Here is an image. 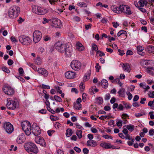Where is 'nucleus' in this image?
<instances>
[{
  "label": "nucleus",
  "mask_w": 154,
  "mask_h": 154,
  "mask_svg": "<svg viewBox=\"0 0 154 154\" xmlns=\"http://www.w3.org/2000/svg\"><path fill=\"white\" fill-rule=\"evenodd\" d=\"M150 61H151L152 63H148V67H146V72L148 73V70H151V68H154V61L152 60H150Z\"/></svg>",
  "instance_id": "b1692460"
},
{
  "label": "nucleus",
  "mask_w": 154,
  "mask_h": 154,
  "mask_svg": "<svg viewBox=\"0 0 154 154\" xmlns=\"http://www.w3.org/2000/svg\"><path fill=\"white\" fill-rule=\"evenodd\" d=\"M42 88H43L47 89H49L50 88V87L48 85H45L44 84H42Z\"/></svg>",
  "instance_id": "e2e57ef3"
},
{
  "label": "nucleus",
  "mask_w": 154,
  "mask_h": 154,
  "mask_svg": "<svg viewBox=\"0 0 154 154\" xmlns=\"http://www.w3.org/2000/svg\"><path fill=\"white\" fill-rule=\"evenodd\" d=\"M7 103L6 106L9 109L14 110L17 108L18 103L16 101L12 100L10 98H7Z\"/></svg>",
  "instance_id": "20e7f679"
},
{
  "label": "nucleus",
  "mask_w": 154,
  "mask_h": 154,
  "mask_svg": "<svg viewBox=\"0 0 154 154\" xmlns=\"http://www.w3.org/2000/svg\"><path fill=\"white\" fill-rule=\"evenodd\" d=\"M72 134V132L71 129L68 128L66 130V135L67 137H69Z\"/></svg>",
  "instance_id": "c756f323"
},
{
  "label": "nucleus",
  "mask_w": 154,
  "mask_h": 154,
  "mask_svg": "<svg viewBox=\"0 0 154 154\" xmlns=\"http://www.w3.org/2000/svg\"><path fill=\"white\" fill-rule=\"evenodd\" d=\"M83 151L85 154H87L89 152V150L86 148L83 149Z\"/></svg>",
  "instance_id": "774afa93"
},
{
  "label": "nucleus",
  "mask_w": 154,
  "mask_h": 154,
  "mask_svg": "<svg viewBox=\"0 0 154 154\" xmlns=\"http://www.w3.org/2000/svg\"><path fill=\"white\" fill-rule=\"evenodd\" d=\"M19 40L21 44L23 45H28L32 42V40L28 36L24 35L20 36Z\"/></svg>",
  "instance_id": "423d86ee"
},
{
  "label": "nucleus",
  "mask_w": 154,
  "mask_h": 154,
  "mask_svg": "<svg viewBox=\"0 0 154 154\" xmlns=\"http://www.w3.org/2000/svg\"><path fill=\"white\" fill-rule=\"evenodd\" d=\"M154 103V100L153 101H149L148 103V105L149 106L152 107L153 104Z\"/></svg>",
  "instance_id": "bf43d9fd"
},
{
  "label": "nucleus",
  "mask_w": 154,
  "mask_h": 154,
  "mask_svg": "<svg viewBox=\"0 0 154 154\" xmlns=\"http://www.w3.org/2000/svg\"><path fill=\"white\" fill-rule=\"evenodd\" d=\"M2 70L7 73H9L10 72L9 70L5 66H4L2 67Z\"/></svg>",
  "instance_id": "79ce46f5"
},
{
  "label": "nucleus",
  "mask_w": 154,
  "mask_h": 154,
  "mask_svg": "<svg viewBox=\"0 0 154 154\" xmlns=\"http://www.w3.org/2000/svg\"><path fill=\"white\" fill-rule=\"evenodd\" d=\"M147 3L148 2L146 0H141L139 1L140 7H143L144 5L146 6Z\"/></svg>",
  "instance_id": "393cba45"
},
{
  "label": "nucleus",
  "mask_w": 154,
  "mask_h": 154,
  "mask_svg": "<svg viewBox=\"0 0 154 154\" xmlns=\"http://www.w3.org/2000/svg\"><path fill=\"white\" fill-rule=\"evenodd\" d=\"M100 146L101 147L106 149H109L112 147V146L110 143H100Z\"/></svg>",
  "instance_id": "aec40b11"
},
{
  "label": "nucleus",
  "mask_w": 154,
  "mask_h": 154,
  "mask_svg": "<svg viewBox=\"0 0 154 154\" xmlns=\"http://www.w3.org/2000/svg\"><path fill=\"white\" fill-rule=\"evenodd\" d=\"M150 135L152 136L154 134V130L152 128L149 131Z\"/></svg>",
  "instance_id": "680f3d73"
},
{
  "label": "nucleus",
  "mask_w": 154,
  "mask_h": 154,
  "mask_svg": "<svg viewBox=\"0 0 154 154\" xmlns=\"http://www.w3.org/2000/svg\"><path fill=\"white\" fill-rule=\"evenodd\" d=\"M92 49L95 51H97L98 49L97 46L95 44H93L92 45Z\"/></svg>",
  "instance_id": "8fccbe9b"
},
{
  "label": "nucleus",
  "mask_w": 154,
  "mask_h": 154,
  "mask_svg": "<svg viewBox=\"0 0 154 154\" xmlns=\"http://www.w3.org/2000/svg\"><path fill=\"white\" fill-rule=\"evenodd\" d=\"M120 96L124 97L125 93V91L124 88H122L118 92Z\"/></svg>",
  "instance_id": "bb28decb"
},
{
  "label": "nucleus",
  "mask_w": 154,
  "mask_h": 154,
  "mask_svg": "<svg viewBox=\"0 0 154 154\" xmlns=\"http://www.w3.org/2000/svg\"><path fill=\"white\" fill-rule=\"evenodd\" d=\"M120 65L122 66L123 70L127 72H129L131 70L130 66L128 63H121Z\"/></svg>",
  "instance_id": "6ab92c4d"
},
{
  "label": "nucleus",
  "mask_w": 154,
  "mask_h": 154,
  "mask_svg": "<svg viewBox=\"0 0 154 154\" xmlns=\"http://www.w3.org/2000/svg\"><path fill=\"white\" fill-rule=\"evenodd\" d=\"M68 44H62L60 42H57L55 44V47L57 50L61 53H64L65 49Z\"/></svg>",
  "instance_id": "1a4fd4ad"
},
{
  "label": "nucleus",
  "mask_w": 154,
  "mask_h": 154,
  "mask_svg": "<svg viewBox=\"0 0 154 154\" xmlns=\"http://www.w3.org/2000/svg\"><path fill=\"white\" fill-rule=\"evenodd\" d=\"M76 134L79 139L82 138V131L81 130H77L76 131Z\"/></svg>",
  "instance_id": "e433bc0d"
},
{
  "label": "nucleus",
  "mask_w": 154,
  "mask_h": 154,
  "mask_svg": "<svg viewBox=\"0 0 154 154\" xmlns=\"http://www.w3.org/2000/svg\"><path fill=\"white\" fill-rule=\"evenodd\" d=\"M97 54H99L100 57L104 56L105 55V54L100 50L97 51Z\"/></svg>",
  "instance_id": "de8ad7c7"
},
{
  "label": "nucleus",
  "mask_w": 154,
  "mask_h": 154,
  "mask_svg": "<svg viewBox=\"0 0 154 154\" xmlns=\"http://www.w3.org/2000/svg\"><path fill=\"white\" fill-rule=\"evenodd\" d=\"M122 124V121L121 120H119L117 123V125L119 127V128H121Z\"/></svg>",
  "instance_id": "c03bdc74"
},
{
  "label": "nucleus",
  "mask_w": 154,
  "mask_h": 154,
  "mask_svg": "<svg viewBox=\"0 0 154 154\" xmlns=\"http://www.w3.org/2000/svg\"><path fill=\"white\" fill-rule=\"evenodd\" d=\"M96 101L97 103L100 104L103 103V99L101 97H98L96 99Z\"/></svg>",
  "instance_id": "c9c22d12"
},
{
  "label": "nucleus",
  "mask_w": 154,
  "mask_h": 154,
  "mask_svg": "<svg viewBox=\"0 0 154 154\" xmlns=\"http://www.w3.org/2000/svg\"><path fill=\"white\" fill-rule=\"evenodd\" d=\"M52 26L56 28H60L62 26L61 21L58 19L55 18L52 20Z\"/></svg>",
  "instance_id": "4468645a"
},
{
  "label": "nucleus",
  "mask_w": 154,
  "mask_h": 154,
  "mask_svg": "<svg viewBox=\"0 0 154 154\" xmlns=\"http://www.w3.org/2000/svg\"><path fill=\"white\" fill-rule=\"evenodd\" d=\"M70 66L72 68L73 70L75 71H79L81 69V63L78 60H74L71 62Z\"/></svg>",
  "instance_id": "0eeeda50"
},
{
  "label": "nucleus",
  "mask_w": 154,
  "mask_h": 154,
  "mask_svg": "<svg viewBox=\"0 0 154 154\" xmlns=\"http://www.w3.org/2000/svg\"><path fill=\"white\" fill-rule=\"evenodd\" d=\"M32 11L38 15H44L48 12V10L45 8L36 6H34Z\"/></svg>",
  "instance_id": "39448f33"
},
{
  "label": "nucleus",
  "mask_w": 154,
  "mask_h": 154,
  "mask_svg": "<svg viewBox=\"0 0 154 154\" xmlns=\"http://www.w3.org/2000/svg\"><path fill=\"white\" fill-rule=\"evenodd\" d=\"M21 126L23 130L26 134L29 136L32 133L31 125L30 122L27 121H25L21 123Z\"/></svg>",
  "instance_id": "7ed1b4c3"
},
{
  "label": "nucleus",
  "mask_w": 154,
  "mask_h": 154,
  "mask_svg": "<svg viewBox=\"0 0 154 154\" xmlns=\"http://www.w3.org/2000/svg\"><path fill=\"white\" fill-rule=\"evenodd\" d=\"M134 126L133 125H129L126 126V129L131 132L134 130Z\"/></svg>",
  "instance_id": "72a5a7b5"
},
{
  "label": "nucleus",
  "mask_w": 154,
  "mask_h": 154,
  "mask_svg": "<svg viewBox=\"0 0 154 154\" xmlns=\"http://www.w3.org/2000/svg\"><path fill=\"white\" fill-rule=\"evenodd\" d=\"M2 90L5 94L8 95H12L15 92L14 89L8 85H4Z\"/></svg>",
  "instance_id": "6e6552de"
},
{
  "label": "nucleus",
  "mask_w": 154,
  "mask_h": 154,
  "mask_svg": "<svg viewBox=\"0 0 154 154\" xmlns=\"http://www.w3.org/2000/svg\"><path fill=\"white\" fill-rule=\"evenodd\" d=\"M44 40L45 41H47L51 40V38L48 35L44 36L43 37Z\"/></svg>",
  "instance_id": "13d9d810"
},
{
  "label": "nucleus",
  "mask_w": 154,
  "mask_h": 154,
  "mask_svg": "<svg viewBox=\"0 0 154 154\" xmlns=\"http://www.w3.org/2000/svg\"><path fill=\"white\" fill-rule=\"evenodd\" d=\"M152 63L151 61H150V60H143L141 61V63L142 64V65H145L147 66V67H148V63Z\"/></svg>",
  "instance_id": "2f4dec72"
},
{
  "label": "nucleus",
  "mask_w": 154,
  "mask_h": 154,
  "mask_svg": "<svg viewBox=\"0 0 154 154\" xmlns=\"http://www.w3.org/2000/svg\"><path fill=\"white\" fill-rule=\"evenodd\" d=\"M73 106L75 109L79 110L82 107V105L81 104L74 103L73 104Z\"/></svg>",
  "instance_id": "7c9ffc66"
},
{
  "label": "nucleus",
  "mask_w": 154,
  "mask_h": 154,
  "mask_svg": "<svg viewBox=\"0 0 154 154\" xmlns=\"http://www.w3.org/2000/svg\"><path fill=\"white\" fill-rule=\"evenodd\" d=\"M29 65L31 68H32L35 71H36L37 67L35 66V65L33 63H28Z\"/></svg>",
  "instance_id": "603ef678"
},
{
  "label": "nucleus",
  "mask_w": 154,
  "mask_h": 154,
  "mask_svg": "<svg viewBox=\"0 0 154 154\" xmlns=\"http://www.w3.org/2000/svg\"><path fill=\"white\" fill-rule=\"evenodd\" d=\"M43 21H42V23L43 24H45L47 23H48L51 20V19H47L46 18L44 17L43 19Z\"/></svg>",
  "instance_id": "37998d69"
},
{
  "label": "nucleus",
  "mask_w": 154,
  "mask_h": 154,
  "mask_svg": "<svg viewBox=\"0 0 154 154\" xmlns=\"http://www.w3.org/2000/svg\"><path fill=\"white\" fill-rule=\"evenodd\" d=\"M74 149L77 152H80L81 151V149L76 146L74 148Z\"/></svg>",
  "instance_id": "0e129e2a"
},
{
  "label": "nucleus",
  "mask_w": 154,
  "mask_h": 154,
  "mask_svg": "<svg viewBox=\"0 0 154 154\" xmlns=\"http://www.w3.org/2000/svg\"><path fill=\"white\" fill-rule=\"evenodd\" d=\"M78 5L81 7H86L87 6L86 4L84 2H80L78 3Z\"/></svg>",
  "instance_id": "58836bf2"
},
{
  "label": "nucleus",
  "mask_w": 154,
  "mask_h": 154,
  "mask_svg": "<svg viewBox=\"0 0 154 154\" xmlns=\"http://www.w3.org/2000/svg\"><path fill=\"white\" fill-rule=\"evenodd\" d=\"M65 54L66 56L68 57H71L72 54V46L67 44L65 49Z\"/></svg>",
  "instance_id": "ddd939ff"
},
{
  "label": "nucleus",
  "mask_w": 154,
  "mask_h": 154,
  "mask_svg": "<svg viewBox=\"0 0 154 154\" xmlns=\"http://www.w3.org/2000/svg\"><path fill=\"white\" fill-rule=\"evenodd\" d=\"M3 127L6 132L8 134L11 133L14 131L13 126L9 122L4 123Z\"/></svg>",
  "instance_id": "9d476101"
},
{
  "label": "nucleus",
  "mask_w": 154,
  "mask_h": 154,
  "mask_svg": "<svg viewBox=\"0 0 154 154\" xmlns=\"http://www.w3.org/2000/svg\"><path fill=\"white\" fill-rule=\"evenodd\" d=\"M141 7H142L138 6V8L141 12L144 13H146L147 11L144 8H142Z\"/></svg>",
  "instance_id": "052dcab7"
},
{
  "label": "nucleus",
  "mask_w": 154,
  "mask_h": 154,
  "mask_svg": "<svg viewBox=\"0 0 154 154\" xmlns=\"http://www.w3.org/2000/svg\"><path fill=\"white\" fill-rule=\"evenodd\" d=\"M50 119L52 121H55L58 120L59 119L57 117L54 116L53 115H51L50 116Z\"/></svg>",
  "instance_id": "09e8293b"
},
{
  "label": "nucleus",
  "mask_w": 154,
  "mask_h": 154,
  "mask_svg": "<svg viewBox=\"0 0 154 154\" xmlns=\"http://www.w3.org/2000/svg\"><path fill=\"white\" fill-rule=\"evenodd\" d=\"M36 142L37 143L40 144L42 146H46V143L42 137H38L36 139Z\"/></svg>",
  "instance_id": "dca6fc26"
},
{
  "label": "nucleus",
  "mask_w": 154,
  "mask_h": 154,
  "mask_svg": "<svg viewBox=\"0 0 154 154\" xmlns=\"http://www.w3.org/2000/svg\"><path fill=\"white\" fill-rule=\"evenodd\" d=\"M76 49L79 51H82L84 49V47L82 44L79 42H78L76 44Z\"/></svg>",
  "instance_id": "5701e85b"
},
{
  "label": "nucleus",
  "mask_w": 154,
  "mask_h": 154,
  "mask_svg": "<svg viewBox=\"0 0 154 154\" xmlns=\"http://www.w3.org/2000/svg\"><path fill=\"white\" fill-rule=\"evenodd\" d=\"M20 12V9L19 7L15 5L13 6L9 10V16L11 18H15L18 16Z\"/></svg>",
  "instance_id": "f03ea898"
},
{
  "label": "nucleus",
  "mask_w": 154,
  "mask_h": 154,
  "mask_svg": "<svg viewBox=\"0 0 154 154\" xmlns=\"http://www.w3.org/2000/svg\"><path fill=\"white\" fill-rule=\"evenodd\" d=\"M24 19L22 18L21 17H20L19 19L17 21L19 23H21L22 22H24Z\"/></svg>",
  "instance_id": "338daca9"
},
{
  "label": "nucleus",
  "mask_w": 154,
  "mask_h": 154,
  "mask_svg": "<svg viewBox=\"0 0 154 154\" xmlns=\"http://www.w3.org/2000/svg\"><path fill=\"white\" fill-rule=\"evenodd\" d=\"M121 5L119 7H117L115 5H113L111 7V9L114 12L116 13H121Z\"/></svg>",
  "instance_id": "a211bd4d"
},
{
  "label": "nucleus",
  "mask_w": 154,
  "mask_h": 154,
  "mask_svg": "<svg viewBox=\"0 0 154 154\" xmlns=\"http://www.w3.org/2000/svg\"><path fill=\"white\" fill-rule=\"evenodd\" d=\"M146 50L149 53L154 52V46L152 45H149L146 48Z\"/></svg>",
  "instance_id": "c85d7f7f"
},
{
  "label": "nucleus",
  "mask_w": 154,
  "mask_h": 154,
  "mask_svg": "<svg viewBox=\"0 0 154 154\" xmlns=\"http://www.w3.org/2000/svg\"><path fill=\"white\" fill-rule=\"evenodd\" d=\"M38 72L39 74H42L45 76H47L48 75V72L44 68H38Z\"/></svg>",
  "instance_id": "412c9836"
},
{
  "label": "nucleus",
  "mask_w": 154,
  "mask_h": 154,
  "mask_svg": "<svg viewBox=\"0 0 154 154\" xmlns=\"http://www.w3.org/2000/svg\"><path fill=\"white\" fill-rule=\"evenodd\" d=\"M97 145V143L94 140H88L87 142V145L88 146L95 147Z\"/></svg>",
  "instance_id": "4be33fe9"
},
{
  "label": "nucleus",
  "mask_w": 154,
  "mask_h": 154,
  "mask_svg": "<svg viewBox=\"0 0 154 154\" xmlns=\"http://www.w3.org/2000/svg\"><path fill=\"white\" fill-rule=\"evenodd\" d=\"M91 72V71L90 70L88 73H86L85 75L83 78V81L84 82L87 81L89 79L90 76Z\"/></svg>",
  "instance_id": "a878e982"
},
{
  "label": "nucleus",
  "mask_w": 154,
  "mask_h": 154,
  "mask_svg": "<svg viewBox=\"0 0 154 154\" xmlns=\"http://www.w3.org/2000/svg\"><path fill=\"white\" fill-rule=\"evenodd\" d=\"M24 147L25 149L28 152L36 154L38 152V149L36 145L31 142H28L25 144Z\"/></svg>",
  "instance_id": "f257e3e1"
},
{
  "label": "nucleus",
  "mask_w": 154,
  "mask_h": 154,
  "mask_svg": "<svg viewBox=\"0 0 154 154\" xmlns=\"http://www.w3.org/2000/svg\"><path fill=\"white\" fill-rule=\"evenodd\" d=\"M108 82L106 80L103 79L101 81V85L103 88H106L108 87Z\"/></svg>",
  "instance_id": "cd10ccee"
},
{
  "label": "nucleus",
  "mask_w": 154,
  "mask_h": 154,
  "mask_svg": "<svg viewBox=\"0 0 154 154\" xmlns=\"http://www.w3.org/2000/svg\"><path fill=\"white\" fill-rule=\"evenodd\" d=\"M137 50L138 52H140L142 51L143 50V48L141 46H139L137 47Z\"/></svg>",
  "instance_id": "6e6d98bb"
},
{
  "label": "nucleus",
  "mask_w": 154,
  "mask_h": 154,
  "mask_svg": "<svg viewBox=\"0 0 154 154\" xmlns=\"http://www.w3.org/2000/svg\"><path fill=\"white\" fill-rule=\"evenodd\" d=\"M151 70H148V73L151 75H154V68H151Z\"/></svg>",
  "instance_id": "4d7b16f0"
},
{
  "label": "nucleus",
  "mask_w": 154,
  "mask_h": 154,
  "mask_svg": "<svg viewBox=\"0 0 154 154\" xmlns=\"http://www.w3.org/2000/svg\"><path fill=\"white\" fill-rule=\"evenodd\" d=\"M47 110L50 112H51V113L54 114L55 113V112L52 109H51L50 107V106H47Z\"/></svg>",
  "instance_id": "5fc2aeb1"
},
{
  "label": "nucleus",
  "mask_w": 154,
  "mask_h": 154,
  "mask_svg": "<svg viewBox=\"0 0 154 154\" xmlns=\"http://www.w3.org/2000/svg\"><path fill=\"white\" fill-rule=\"evenodd\" d=\"M32 133L35 136L39 135L41 133L40 128L36 124H34L32 126Z\"/></svg>",
  "instance_id": "f8f14e48"
},
{
  "label": "nucleus",
  "mask_w": 154,
  "mask_h": 154,
  "mask_svg": "<svg viewBox=\"0 0 154 154\" xmlns=\"http://www.w3.org/2000/svg\"><path fill=\"white\" fill-rule=\"evenodd\" d=\"M11 39L13 42L16 43L17 42V40L14 37L12 36L11 37Z\"/></svg>",
  "instance_id": "69168bd1"
},
{
  "label": "nucleus",
  "mask_w": 154,
  "mask_h": 154,
  "mask_svg": "<svg viewBox=\"0 0 154 154\" xmlns=\"http://www.w3.org/2000/svg\"><path fill=\"white\" fill-rule=\"evenodd\" d=\"M54 98L55 100L59 102H60L62 101V100L61 97L55 95L54 96Z\"/></svg>",
  "instance_id": "ea45409f"
},
{
  "label": "nucleus",
  "mask_w": 154,
  "mask_h": 154,
  "mask_svg": "<svg viewBox=\"0 0 154 154\" xmlns=\"http://www.w3.org/2000/svg\"><path fill=\"white\" fill-rule=\"evenodd\" d=\"M87 94L85 93H83L82 95V100L83 102H85L86 100V97Z\"/></svg>",
  "instance_id": "864d4df0"
},
{
  "label": "nucleus",
  "mask_w": 154,
  "mask_h": 154,
  "mask_svg": "<svg viewBox=\"0 0 154 154\" xmlns=\"http://www.w3.org/2000/svg\"><path fill=\"white\" fill-rule=\"evenodd\" d=\"M120 7L121 11V13L122 12L125 13L127 9V8H128V5H121V7Z\"/></svg>",
  "instance_id": "473e14b6"
},
{
  "label": "nucleus",
  "mask_w": 154,
  "mask_h": 154,
  "mask_svg": "<svg viewBox=\"0 0 154 154\" xmlns=\"http://www.w3.org/2000/svg\"><path fill=\"white\" fill-rule=\"evenodd\" d=\"M79 87L81 92H83L85 89V85L82 82L80 84Z\"/></svg>",
  "instance_id": "f704fd0d"
},
{
  "label": "nucleus",
  "mask_w": 154,
  "mask_h": 154,
  "mask_svg": "<svg viewBox=\"0 0 154 154\" xmlns=\"http://www.w3.org/2000/svg\"><path fill=\"white\" fill-rule=\"evenodd\" d=\"M25 140V135L23 133L19 135L17 139V142L18 144L23 143Z\"/></svg>",
  "instance_id": "f3484780"
},
{
  "label": "nucleus",
  "mask_w": 154,
  "mask_h": 154,
  "mask_svg": "<svg viewBox=\"0 0 154 154\" xmlns=\"http://www.w3.org/2000/svg\"><path fill=\"white\" fill-rule=\"evenodd\" d=\"M95 68L96 69V72H99V70L101 69V66L99 65L98 63H96V64Z\"/></svg>",
  "instance_id": "3c124183"
},
{
  "label": "nucleus",
  "mask_w": 154,
  "mask_h": 154,
  "mask_svg": "<svg viewBox=\"0 0 154 154\" xmlns=\"http://www.w3.org/2000/svg\"><path fill=\"white\" fill-rule=\"evenodd\" d=\"M127 8L125 13L128 15L131 14L132 13V11H131L130 7L128 5V8Z\"/></svg>",
  "instance_id": "4c0bfd02"
},
{
  "label": "nucleus",
  "mask_w": 154,
  "mask_h": 154,
  "mask_svg": "<svg viewBox=\"0 0 154 154\" xmlns=\"http://www.w3.org/2000/svg\"><path fill=\"white\" fill-rule=\"evenodd\" d=\"M65 75L66 78L69 79H71L75 77V73L73 72L69 71L65 73Z\"/></svg>",
  "instance_id": "2eb2a0df"
},
{
  "label": "nucleus",
  "mask_w": 154,
  "mask_h": 154,
  "mask_svg": "<svg viewBox=\"0 0 154 154\" xmlns=\"http://www.w3.org/2000/svg\"><path fill=\"white\" fill-rule=\"evenodd\" d=\"M42 37V34L39 31L36 30L33 33V40L34 42L35 43L38 42Z\"/></svg>",
  "instance_id": "9b49d317"
},
{
  "label": "nucleus",
  "mask_w": 154,
  "mask_h": 154,
  "mask_svg": "<svg viewBox=\"0 0 154 154\" xmlns=\"http://www.w3.org/2000/svg\"><path fill=\"white\" fill-rule=\"evenodd\" d=\"M35 62L38 65H40L42 63L41 59L40 57H38L35 60Z\"/></svg>",
  "instance_id": "a19ab883"
},
{
  "label": "nucleus",
  "mask_w": 154,
  "mask_h": 154,
  "mask_svg": "<svg viewBox=\"0 0 154 154\" xmlns=\"http://www.w3.org/2000/svg\"><path fill=\"white\" fill-rule=\"evenodd\" d=\"M126 33V32L125 31L122 30H120L118 33L117 35L118 36H119L123 34H125Z\"/></svg>",
  "instance_id": "a18cd8bd"
},
{
  "label": "nucleus",
  "mask_w": 154,
  "mask_h": 154,
  "mask_svg": "<svg viewBox=\"0 0 154 154\" xmlns=\"http://www.w3.org/2000/svg\"><path fill=\"white\" fill-rule=\"evenodd\" d=\"M126 93L127 95L128 96V100H131L133 97L132 94L130 93L129 91H128Z\"/></svg>",
  "instance_id": "49530a36"
}]
</instances>
